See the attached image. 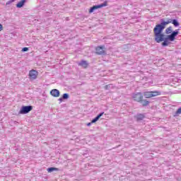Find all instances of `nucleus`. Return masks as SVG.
Returning <instances> with one entry per match:
<instances>
[{
    "label": "nucleus",
    "instance_id": "4",
    "mask_svg": "<svg viewBox=\"0 0 181 181\" xmlns=\"http://www.w3.org/2000/svg\"><path fill=\"white\" fill-rule=\"evenodd\" d=\"M32 110H33V106L32 105L22 106L18 114L19 115L29 114V112L32 111Z\"/></svg>",
    "mask_w": 181,
    "mask_h": 181
},
{
    "label": "nucleus",
    "instance_id": "17",
    "mask_svg": "<svg viewBox=\"0 0 181 181\" xmlns=\"http://www.w3.org/2000/svg\"><path fill=\"white\" fill-rule=\"evenodd\" d=\"M28 50H29V48L28 47H23L22 49V52H28Z\"/></svg>",
    "mask_w": 181,
    "mask_h": 181
},
{
    "label": "nucleus",
    "instance_id": "15",
    "mask_svg": "<svg viewBox=\"0 0 181 181\" xmlns=\"http://www.w3.org/2000/svg\"><path fill=\"white\" fill-rule=\"evenodd\" d=\"M181 114V107H180L175 112V115H180Z\"/></svg>",
    "mask_w": 181,
    "mask_h": 181
},
{
    "label": "nucleus",
    "instance_id": "19",
    "mask_svg": "<svg viewBox=\"0 0 181 181\" xmlns=\"http://www.w3.org/2000/svg\"><path fill=\"white\" fill-rule=\"evenodd\" d=\"M105 90H108V88H110V85H106L105 86Z\"/></svg>",
    "mask_w": 181,
    "mask_h": 181
},
{
    "label": "nucleus",
    "instance_id": "8",
    "mask_svg": "<svg viewBox=\"0 0 181 181\" xmlns=\"http://www.w3.org/2000/svg\"><path fill=\"white\" fill-rule=\"evenodd\" d=\"M103 115H104V112H102V113L99 114L96 117H95V118L91 121V122L88 123V124H87V126H88V127H90V125H91V124H94V122H97V121H98V119H100V118H101V117H103Z\"/></svg>",
    "mask_w": 181,
    "mask_h": 181
},
{
    "label": "nucleus",
    "instance_id": "16",
    "mask_svg": "<svg viewBox=\"0 0 181 181\" xmlns=\"http://www.w3.org/2000/svg\"><path fill=\"white\" fill-rule=\"evenodd\" d=\"M12 2H15V0H10V1H7L6 5H11V4H12Z\"/></svg>",
    "mask_w": 181,
    "mask_h": 181
},
{
    "label": "nucleus",
    "instance_id": "12",
    "mask_svg": "<svg viewBox=\"0 0 181 181\" xmlns=\"http://www.w3.org/2000/svg\"><path fill=\"white\" fill-rule=\"evenodd\" d=\"M136 121H142V119L145 118V115L142 114H139L136 116Z\"/></svg>",
    "mask_w": 181,
    "mask_h": 181
},
{
    "label": "nucleus",
    "instance_id": "13",
    "mask_svg": "<svg viewBox=\"0 0 181 181\" xmlns=\"http://www.w3.org/2000/svg\"><path fill=\"white\" fill-rule=\"evenodd\" d=\"M54 170L59 171V168L54 167L47 168V172H49V173H52V172H54Z\"/></svg>",
    "mask_w": 181,
    "mask_h": 181
},
{
    "label": "nucleus",
    "instance_id": "20",
    "mask_svg": "<svg viewBox=\"0 0 181 181\" xmlns=\"http://www.w3.org/2000/svg\"><path fill=\"white\" fill-rule=\"evenodd\" d=\"M4 29V26L2 25V24H0V32L1 30H2Z\"/></svg>",
    "mask_w": 181,
    "mask_h": 181
},
{
    "label": "nucleus",
    "instance_id": "2",
    "mask_svg": "<svg viewBox=\"0 0 181 181\" xmlns=\"http://www.w3.org/2000/svg\"><path fill=\"white\" fill-rule=\"evenodd\" d=\"M132 98L136 103H140L143 107H148L151 102L149 100L144 99V94L141 92L134 93L132 95Z\"/></svg>",
    "mask_w": 181,
    "mask_h": 181
},
{
    "label": "nucleus",
    "instance_id": "9",
    "mask_svg": "<svg viewBox=\"0 0 181 181\" xmlns=\"http://www.w3.org/2000/svg\"><path fill=\"white\" fill-rule=\"evenodd\" d=\"M50 94L51 95H52V97H55V98L60 97V91L57 89H52L50 91Z\"/></svg>",
    "mask_w": 181,
    "mask_h": 181
},
{
    "label": "nucleus",
    "instance_id": "7",
    "mask_svg": "<svg viewBox=\"0 0 181 181\" xmlns=\"http://www.w3.org/2000/svg\"><path fill=\"white\" fill-rule=\"evenodd\" d=\"M108 2L105 1L103 4L98 5V6H93L89 9V13H93L95 9H100V8H104V6H107Z\"/></svg>",
    "mask_w": 181,
    "mask_h": 181
},
{
    "label": "nucleus",
    "instance_id": "10",
    "mask_svg": "<svg viewBox=\"0 0 181 181\" xmlns=\"http://www.w3.org/2000/svg\"><path fill=\"white\" fill-rule=\"evenodd\" d=\"M78 66L83 67V69H87V67H88V62H87V61L82 60L78 63Z\"/></svg>",
    "mask_w": 181,
    "mask_h": 181
},
{
    "label": "nucleus",
    "instance_id": "18",
    "mask_svg": "<svg viewBox=\"0 0 181 181\" xmlns=\"http://www.w3.org/2000/svg\"><path fill=\"white\" fill-rule=\"evenodd\" d=\"M63 100H64V99L62 98H59L58 99V101H59V104H62V103H63Z\"/></svg>",
    "mask_w": 181,
    "mask_h": 181
},
{
    "label": "nucleus",
    "instance_id": "11",
    "mask_svg": "<svg viewBox=\"0 0 181 181\" xmlns=\"http://www.w3.org/2000/svg\"><path fill=\"white\" fill-rule=\"evenodd\" d=\"M25 4H26V0H21L16 4V8H23V6H25Z\"/></svg>",
    "mask_w": 181,
    "mask_h": 181
},
{
    "label": "nucleus",
    "instance_id": "6",
    "mask_svg": "<svg viewBox=\"0 0 181 181\" xmlns=\"http://www.w3.org/2000/svg\"><path fill=\"white\" fill-rule=\"evenodd\" d=\"M28 76L30 81H33V80H36V78H37V76H39V72H37V71L35 69H32L29 71Z\"/></svg>",
    "mask_w": 181,
    "mask_h": 181
},
{
    "label": "nucleus",
    "instance_id": "5",
    "mask_svg": "<svg viewBox=\"0 0 181 181\" xmlns=\"http://www.w3.org/2000/svg\"><path fill=\"white\" fill-rule=\"evenodd\" d=\"M96 54L105 56L107 54V51H105V46H98L95 47Z\"/></svg>",
    "mask_w": 181,
    "mask_h": 181
},
{
    "label": "nucleus",
    "instance_id": "14",
    "mask_svg": "<svg viewBox=\"0 0 181 181\" xmlns=\"http://www.w3.org/2000/svg\"><path fill=\"white\" fill-rule=\"evenodd\" d=\"M62 98L64 99V100H67V99L69 98V95H68V93H64V94H63Z\"/></svg>",
    "mask_w": 181,
    "mask_h": 181
},
{
    "label": "nucleus",
    "instance_id": "1",
    "mask_svg": "<svg viewBox=\"0 0 181 181\" xmlns=\"http://www.w3.org/2000/svg\"><path fill=\"white\" fill-rule=\"evenodd\" d=\"M173 23L174 26L177 27L180 24L177 22V20L168 19L166 21H162L160 24H158L153 28L154 39L156 43L162 42V46H169L172 42L176 40V36L179 35V30L173 31V27L170 26L165 29V35L163 34V30L166 28L167 25Z\"/></svg>",
    "mask_w": 181,
    "mask_h": 181
},
{
    "label": "nucleus",
    "instance_id": "3",
    "mask_svg": "<svg viewBox=\"0 0 181 181\" xmlns=\"http://www.w3.org/2000/svg\"><path fill=\"white\" fill-rule=\"evenodd\" d=\"M160 94H162V93L158 90L146 91L144 93V95L146 98H152V97H158V95H160Z\"/></svg>",
    "mask_w": 181,
    "mask_h": 181
}]
</instances>
